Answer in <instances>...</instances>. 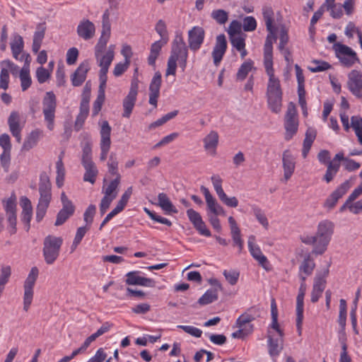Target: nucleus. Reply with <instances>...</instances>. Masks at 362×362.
<instances>
[{
    "mask_svg": "<svg viewBox=\"0 0 362 362\" xmlns=\"http://www.w3.org/2000/svg\"><path fill=\"white\" fill-rule=\"evenodd\" d=\"M188 49L182 36H177L172 45L170 55L168 60L165 75L175 76L176 74L177 62L184 71L187 66Z\"/></svg>",
    "mask_w": 362,
    "mask_h": 362,
    "instance_id": "1",
    "label": "nucleus"
},
{
    "mask_svg": "<svg viewBox=\"0 0 362 362\" xmlns=\"http://www.w3.org/2000/svg\"><path fill=\"white\" fill-rule=\"evenodd\" d=\"M334 223L329 220H324L318 223L315 234L317 244L313 249V254L322 255L327 250L334 233Z\"/></svg>",
    "mask_w": 362,
    "mask_h": 362,
    "instance_id": "2",
    "label": "nucleus"
},
{
    "mask_svg": "<svg viewBox=\"0 0 362 362\" xmlns=\"http://www.w3.org/2000/svg\"><path fill=\"white\" fill-rule=\"evenodd\" d=\"M266 95L269 108L273 112L279 113L281 109L283 93L277 77L269 78Z\"/></svg>",
    "mask_w": 362,
    "mask_h": 362,
    "instance_id": "3",
    "label": "nucleus"
},
{
    "mask_svg": "<svg viewBox=\"0 0 362 362\" xmlns=\"http://www.w3.org/2000/svg\"><path fill=\"white\" fill-rule=\"evenodd\" d=\"M62 243L63 239L61 237L49 235L45 238L42 253L47 264H52L58 258Z\"/></svg>",
    "mask_w": 362,
    "mask_h": 362,
    "instance_id": "4",
    "label": "nucleus"
},
{
    "mask_svg": "<svg viewBox=\"0 0 362 362\" xmlns=\"http://www.w3.org/2000/svg\"><path fill=\"white\" fill-rule=\"evenodd\" d=\"M333 49L340 63L345 67H351L359 61L356 52L347 45L336 42L333 45Z\"/></svg>",
    "mask_w": 362,
    "mask_h": 362,
    "instance_id": "5",
    "label": "nucleus"
},
{
    "mask_svg": "<svg viewBox=\"0 0 362 362\" xmlns=\"http://www.w3.org/2000/svg\"><path fill=\"white\" fill-rule=\"evenodd\" d=\"M39 274V270L36 267L31 268L23 285V310L28 311L33 298V288Z\"/></svg>",
    "mask_w": 362,
    "mask_h": 362,
    "instance_id": "6",
    "label": "nucleus"
},
{
    "mask_svg": "<svg viewBox=\"0 0 362 362\" xmlns=\"http://www.w3.org/2000/svg\"><path fill=\"white\" fill-rule=\"evenodd\" d=\"M42 110L45 119L47 122V128L52 130L54 127V113L57 107V99L52 91L45 93L42 100Z\"/></svg>",
    "mask_w": 362,
    "mask_h": 362,
    "instance_id": "7",
    "label": "nucleus"
},
{
    "mask_svg": "<svg viewBox=\"0 0 362 362\" xmlns=\"http://www.w3.org/2000/svg\"><path fill=\"white\" fill-rule=\"evenodd\" d=\"M284 127L286 129L285 139L289 141L296 134L298 127L297 111L293 103H290L288 105L285 115Z\"/></svg>",
    "mask_w": 362,
    "mask_h": 362,
    "instance_id": "8",
    "label": "nucleus"
},
{
    "mask_svg": "<svg viewBox=\"0 0 362 362\" xmlns=\"http://www.w3.org/2000/svg\"><path fill=\"white\" fill-rule=\"evenodd\" d=\"M100 159L102 161L106 160L107 153L110 148L111 140H110V134H111V127L107 121H104L101 126L100 129Z\"/></svg>",
    "mask_w": 362,
    "mask_h": 362,
    "instance_id": "9",
    "label": "nucleus"
},
{
    "mask_svg": "<svg viewBox=\"0 0 362 362\" xmlns=\"http://www.w3.org/2000/svg\"><path fill=\"white\" fill-rule=\"evenodd\" d=\"M138 89V81L133 80L131 83L130 90L123 100L124 112L122 116L124 117L129 118L130 117L136 100Z\"/></svg>",
    "mask_w": 362,
    "mask_h": 362,
    "instance_id": "10",
    "label": "nucleus"
},
{
    "mask_svg": "<svg viewBox=\"0 0 362 362\" xmlns=\"http://www.w3.org/2000/svg\"><path fill=\"white\" fill-rule=\"evenodd\" d=\"M347 87L354 96L362 98V73L360 71L354 69L348 74Z\"/></svg>",
    "mask_w": 362,
    "mask_h": 362,
    "instance_id": "11",
    "label": "nucleus"
},
{
    "mask_svg": "<svg viewBox=\"0 0 362 362\" xmlns=\"http://www.w3.org/2000/svg\"><path fill=\"white\" fill-rule=\"evenodd\" d=\"M255 241L256 239L254 235L249 236L247 243L249 251L252 257L257 260L265 270L269 271L271 269V266L268 259L266 256L262 254L259 247L255 244Z\"/></svg>",
    "mask_w": 362,
    "mask_h": 362,
    "instance_id": "12",
    "label": "nucleus"
},
{
    "mask_svg": "<svg viewBox=\"0 0 362 362\" xmlns=\"http://www.w3.org/2000/svg\"><path fill=\"white\" fill-rule=\"evenodd\" d=\"M329 274V269H326L323 274H318L314 279V284L311 292V302L316 303L322 296L326 287V277Z\"/></svg>",
    "mask_w": 362,
    "mask_h": 362,
    "instance_id": "13",
    "label": "nucleus"
},
{
    "mask_svg": "<svg viewBox=\"0 0 362 362\" xmlns=\"http://www.w3.org/2000/svg\"><path fill=\"white\" fill-rule=\"evenodd\" d=\"M205 32L203 28L194 26L188 31V43L191 50L196 52L203 44Z\"/></svg>",
    "mask_w": 362,
    "mask_h": 362,
    "instance_id": "14",
    "label": "nucleus"
},
{
    "mask_svg": "<svg viewBox=\"0 0 362 362\" xmlns=\"http://www.w3.org/2000/svg\"><path fill=\"white\" fill-rule=\"evenodd\" d=\"M125 282L127 285H139L145 287L153 288L156 286V281L150 278L141 276V272L132 271L126 274Z\"/></svg>",
    "mask_w": 362,
    "mask_h": 362,
    "instance_id": "15",
    "label": "nucleus"
},
{
    "mask_svg": "<svg viewBox=\"0 0 362 362\" xmlns=\"http://www.w3.org/2000/svg\"><path fill=\"white\" fill-rule=\"evenodd\" d=\"M307 286L305 281H302L300 285L298 294L296 298V327L300 333L301 326L303 320L304 296L306 292Z\"/></svg>",
    "mask_w": 362,
    "mask_h": 362,
    "instance_id": "16",
    "label": "nucleus"
},
{
    "mask_svg": "<svg viewBox=\"0 0 362 362\" xmlns=\"http://www.w3.org/2000/svg\"><path fill=\"white\" fill-rule=\"evenodd\" d=\"M162 83V76L159 71H156L151 79L149 86V100L150 105L154 107H157L158 98L160 95V89Z\"/></svg>",
    "mask_w": 362,
    "mask_h": 362,
    "instance_id": "17",
    "label": "nucleus"
},
{
    "mask_svg": "<svg viewBox=\"0 0 362 362\" xmlns=\"http://www.w3.org/2000/svg\"><path fill=\"white\" fill-rule=\"evenodd\" d=\"M258 309L252 307L242 314L236 320L238 327L249 328L251 327V332L253 330V326L250 322L259 317Z\"/></svg>",
    "mask_w": 362,
    "mask_h": 362,
    "instance_id": "18",
    "label": "nucleus"
},
{
    "mask_svg": "<svg viewBox=\"0 0 362 362\" xmlns=\"http://www.w3.org/2000/svg\"><path fill=\"white\" fill-rule=\"evenodd\" d=\"M227 49V42L224 35H219L216 37V45L212 52L214 63L218 65Z\"/></svg>",
    "mask_w": 362,
    "mask_h": 362,
    "instance_id": "19",
    "label": "nucleus"
},
{
    "mask_svg": "<svg viewBox=\"0 0 362 362\" xmlns=\"http://www.w3.org/2000/svg\"><path fill=\"white\" fill-rule=\"evenodd\" d=\"M350 188V183L349 180H346L341 184L326 199L325 203V206L332 209L333 208L338 200L342 197Z\"/></svg>",
    "mask_w": 362,
    "mask_h": 362,
    "instance_id": "20",
    "label": "nucleus"
},
{
    "mask_svg": "<svg viewBox=\"0 0 362 362\" xmlns=\"http://www.w3.org/2000/svg\"><path fill=\"white\" fill-rule=\"evenodd\" d=\"M90 66L88 61H84L80 64L76 70L71 76V83L74 86H80L86 81L87 73Z\"/></svg>",
    "mask_w": 362,
    "mask_h": 362,
    "instance_id": "21",
    "label": "nucleus"
},
{
    "mask_svg": "<svg viewBox=\"0 0 362 362\" xmlns=\"http://www.w3.org/2000/svg\"><path fill=\"white\" fill-rule=\"evenodd\" d=\"M115 48L114 45L108 47L107 52L105 54L103 52L95 53V57L98 66L100 69H109V67L115 57Z\"/></svg>",
    "mask_w": 362,
    "mask_h": 362,
    "instance_id": "22",
    "label": "nucleus"
},
{
    "mask_svg": "<svg viewBox=\"0 0 362 362\" xmlns=\"http://www.w3.org/2000/svg\"><path fill=\"white\" fill-rule=\"evenodd\" d=\"M95 32V25L88 19L82 20L77 26L78 35L85 40L91 39L94 36Z\"/></svg>",
    "mask_w": 362,
    "mask_h": 362,
    "instance_id": "23",
    "label": "nucleus"
},
{
    "mask_svg": "<svg viewBox=\"0 0 362 362\" xmlns=\"http://www.w3.org/2000/svg\"><path fill=\"white\" fill-rule=\"evenodd\" d=\"M315 264L310 254L305 256L303 261L299 267L298 276L302 281H305L306 278L313 274Z\"/></svg>",
    "mask_w": 362,
    "mask_h": 362,
    "instance_id": "24",
    "label": "nucleus"
},
{
    "mask_svg": "<svg viewBox=\"0 0 362 362\" xmlns=\"http://www.w3.org/2000/svg\"><path fill=\"white\" fill-rule=\"evenodd\" d=\"M10 45L13 58L16 60L23 61L24 54L20 56L24 49V41L22 36L16 33H13Z\"/></svg>",
    "mask_w": 362,
    "mask_h": 362,
    "instance_id": "25",
    "label": "nucleus"
},
{
    "mask_svg": "<svg viewBox=\"0 0 362 362\" xmlns=\"http://www.w3.org/2000/svg\"><path fill=\"white\" fill-rule=\"evenodd\" d=\"M268 347L269 354L272 358L279 356L283 349V337L278 336L275 337L272 334V332L269 331Z\"/></svg>",
    "mask_w": 362,
    "mask_h": 362,
    "instance_id": "26",
    "label": "nucleus"
},
{
    "mask_svg": "<svg viewBox=\"0 0 362 362\" xmlns=\"http://www.w3.org/2000/svg\"><path fill=\"white\" fill-rule=\"evenodd\" d=\"M284 177L286 181L289 180L295 170V160L289 151L286 150L283 153Z\"/></svg>",
    "mask_w": 362,
    "mask_h": 362,
    "instance_id": "27",
    "label": "nucleus"
},
{
    "mask_svg": "<svg viewBox=\"0 0 362 362\" xmlns=\"http://www.w3.org/2000/svg\"><path fill=\"white\" fill-rule=\"evenodd\" d=\"M52 199V194L40 195L38 204L36 209V220L40 222L46 214L47 209Z\"/></svg>",
    "mask_w": 362,
    "mask_h": 362,
    "instance_id": "28",
    "label": "nucleus"
},
{
    "mask_svg": "<svg viewBox=\"0 0 362 362\" xmlns=\"http://www.w3.org/2000/svg\"><path fill=\"white\" fill-rule=\"evenodd\" d=\"M42 134V132L40 129H37L32 131L25 138L22 146V151H28L35 147L37 144Z\"/></svg>",
    "mask_w": 362,
    "mask_h": 362,
    "instance_id": "29",
    "label": "nucleus"
},
{
    "mask_svg": "<svg viewBox=\"0 0 362 362\" xmlns=\"http://www.w3.org/2000/svg\"><path fill=\"white\" fill-rule=\"evenodd\" d=\"M335 161L339 163L343 161V166L344 169L349 172H352L358 170L361 165L359 163L353 159L344 157L343 152H339L334 156Z\"/></svg>",
    "mask_w": 362,
    "mask_h": 362,
    "instance_id": "30",
    "label": "nucleus"
},
{
    "mask_svg": "<svg viewBox=\"0 0 362 362\" xmlns=\"http://www.w3.org/2000/svg\"><path fill=\"white\" fill-rule=\"evenodd\" d=\"M317 132L313 128H308L305 132V137L303 141L302 156L305 158L307 157L308 152L315 139Z\"/></svg>",
    "mask_w": 362,
    "mask_h": 362,
    "instance_id": "31",
    "label": "nucleus"
},
{
    "mask_svg": "<svg viewBox=\"0 0 362 362\" xmlns=\"http://www.w3.org/2000/svg\"><path fill=\"white\" fill-rule=\"evenodd\" d=\"M86 172L83 175V180L94 184L98 173L97 167L93 162L82 163Z\"/></svg>",
    "mask_w": 362,
    "mask_h": 362,
    "instance_id": "32",
    "label": "nucleus"
},
{
    "mask_svg": "<svg viewBox=\"0 0 362 362\" xmlns=\"http://www.w3.org/2000/svg\"><path fill=\"white\" fill-rule=\"evenodd\" d=\"M204 147L206 151H215L218 143V134L215 131H211L203 139Z\"/></svg>",
    "mask_w": 362,
    "mask_h": 362,
    "instance_id": "33",
    "label": "nucleus"
},
{
    "mask_svg": "<svg viewBox=\"0 0 362 362\" xmlns=\"http://www.w3.org/2000/svg\"><path fill=\"white\" fill-rule=\"evenodd\" d=\"M340 168V163L335 161V158L334 157L332 163H329L327 165V170L325 172V175L323 176L322 180L325 181L327 183H329L333 180L334 177L336 176L337 173L339 172Z\"/></svg>",
    "mask_w": 362,
    "mask_h": 362,
    "instance_id": "34",
    "label": "nucleus"
},
{
    "mask_svg": "<svg viewBox=\"0 0 362 362\" xmlns=\"http://www.w3.org/2000/svg\"><path fill=\"white\" fill-rule=\"evenodd\" d=\"M74 211L75 206H62L57 214L54 225L59 226L64 224L74 214Z\"/></svg>",
    "mask_w": 362,
    "mask_h": 362,
    "instance_id": "35",
    "label": "nucleus"
},
{
    "mask_svg": "<svg viewBox=\"0 0 362 362\" xmlns=\"http://www.w3.org/2000/svg\"><path fill=\"white\" fill-rule=\"evenodd\" d=\"M347 307L346 301L341 299L339 301V311L338 317V323L340 326V332L344 334L346 325Z\"/></svg>",
    "mask_w": 362,
    "mask_h": 362,
    "instance_id": "36",
    "label": "nucleus"
},
{
    "mask_svg": "<svg viewBox=\"0 0 362 362\" xmlns=\"http://www.w3.org/2000/svg\"><path fill=\"white\" fill-rule=\"evenodd\" d=\"M52 185L49 177L45 172H42L40 175L39 193L40 195L52 194Z\"/></svg>",
    "mask_w": 362,
    "mask_h": 362,
    "instance_id": "37",
    "label": "nucleus"
},
{
    "mask_svg": "<svg viewBox=\"0 0 362 362\" xmlns=\"http://www.w3.org/2000/svg\"><path fill=\"white\" fill-rule=\"evenodd\" d=\"M158 200L159 206L165 211L168 213H177V210L173 206L166 194L159 193L158 195Z\"/></svg>",
    "mask_w": 362,
    "mask_h": 362,
    "instance_id": "38",
    "label": "nucleus"
},
{
    "mask_svg": "<svg viewBox=\"0 0 362 362\" xmlns=\"http://www.w3.org/2000/svg\"><path fill=\"white\" fill-rule=\"evenodd\" d=\"M89 112V105L86 103H81L80 104V112L78 115L74 128L76 131H78L83 126L88 115Z\"/></svg>",
    "mask_w": 362,
    "mask_h": 362,
    "instance_id": "39",
    "label": "nucleus"
},
{
    "mask_svg": "<svg viewBox=\"0 0 362 362\" xmlns=\"http://www.w3.org/2000/svg\"><path fill=\"white\" fill-rule=\"evenodd\" d=\"M163 46V43L160 40H158L151 45L150 54L148 57L149 65L155 66L156 61L160 54Z\"/></svg>",
    "mask_w": 362,
    "mask_h": 362,
    "instance_id": "40",
    "label": "nucleus"
},
{
    "mask_svg": "<svg viewBox=\"0 0 362 362\" xmlns=\"http://www.w3.org/2000/svg\"><path fill=\"white\" fill-rule=\"evenodd\" d=\"M120 183L119 177L112 180L106 187H103V192L104 196L115 199L117 196V188Z\"/></svg>",
    "mask_w": 362,
    "mask_h": 362,
    "instance_id": "41",
    "label": "nucleus"
},
{
    "mask_svg": "<svg viewBox=\"0 0 362 362\" xmlns=\"http://www.w3.org/2000/svg\"><path fill=\"white\" fill-rule=\"evenodd\" d=\"M351 127L358 138V143L362 145V117L358 115L352 116Z\"/></svg>",
    "mask_w": 362,
    "mask_h": 362,
    "instance_id": "42",
    "label": "nucleus"
},
{
    "mask_svg": "<svg viewBox=\"0 0 362 362\" xmlns=\"http://www.w3.org/2000/svg\"><path fill=\"white\" fill-rule=\"evenodd\" d=\"M253 62L250 59H248L243 63L237 72V80L243 81L247 77L248 73L253 68Z\"/></svg>",
    "mask_w": 362,
    "mask_h": 362,
    "instance_id": "43",
    "label": "nucleus"
},
{
    "mask_svg": "<svg viewBox=\"0 0 362 362\" xmlns=\"http://www.w3.org/2000/svg\"><path fill=\"white\" fill-rule=\"evenodd\" d=\"M20 79L21 82V88L23 91L26 90L31 85L32 80L30 76V70L28 66H23L20 71Z\"/></svg>",
    "mask_w": 362,
    "mask_h": 362,
    "instance_id": "44",
    "label": "nucleus"
},
{
    "mask_svg": "<svg viewBox=\"0 0 362 362\" xmlns=\"http://www.w3.org/2000/svg\"><path fill=\"white\" fill-rule=\"evenodd\" d=\"M57 169V177H56V185L58 187H62L64 185V177H65V168L64 166L63 160L58 159L56 163Z\"/></svg>",
    "mask_w": 362,
    "mask_h": 362,
    "instance_id": "45",
    "label": "nucleus"
},
{
    "mask_svg": "<svg viewBox=\"0 0 362 362\" xmlns=\"http://www.w3.org/2000/svg\"><path fill=\"white\" fill-rule=\"evenodd\" d=\"M20 116L17 112H12L8 119V124L11 133L16 131H21L22 128L20 127Z\"/></svg>",
    "mask_w": 362,
    "mask_h": 362,
    "instance_id": "46",
    "label": "nucleus"
},
{
    "mask_svg": "<svg viewBox=\"0 0 362 362\" xmlns=\"http://www.w3.org/2000/svg\"><path fill=\"white\" fill-rule=\"evenodd\" d=\"M108 173L115 177H119L121 180V175L118 172V161L114 153H111L107 162Z\"/></svg>",
    "mask_w": 362,
    "mask_h": 362,
    "instance_id": "47",
    "label": "nucleus"
},
{
    "mask_svg": "<svg viewBox=\"0 0 362 362\" xmlns=\"http://www.w3.org/2000/svg\"><path fill=\"white\" fill-rule=\"evenodd\" d=\"M218 294L216 290L209 289L199 299L198 303L200 305H208L216 300Z\"/></svg>",
    "mask_w": 362,
    "mask_h": 362,
    "instance_id": "48",
    "label": "nucleus"
},
{
    "mask_svg": "<svg viewBox=\"0 0 362 362\" xmlns=\"http://www.w3.org/2000/svg\"><path fill=\"white\" fill-rule=\"evenodd\" d=\"M311 63L313 66H309L308 69L313 73L324 71L332 68L331 64L325 61L313 60Z\"/></svg>",
    "mask_w": 362,
    "mask_h": 362,
    "instance_id": "49",
    "label": "nucleus"
},
{
    "mask_svg": "<svg viewBox=\"0 0 362 362\" xmlns=\"http://www.w3.org/2000/svg\"><path fill=\"white\" fill-rule=\"evenodd\" d=\"M211 17L220 25L225 24L228 19V13L223 9L214 10L211 13Z\"/></svg>",
    "mask_w": 362,
    "mask_h": 362,
    "instance_id": "50",
    "label": "nucleus"
},
{
    "mask_svg": "<svg viewBox=\"0 0 362 362\" xmlns=\"http://www.w3.org/2000/svg\"><path fill=\"white\" fill-rule=\"evenodd\" d=\"M263 18L265 21L267 30H270L273 26L274 11L271 7L264 6L262 8Z\"/></svg>",
    "mask_w": 362,
    "mask_h": 362,
    "instance_id": "51",
    "label": "nucleus"
},
{
    "mask_svg": "<svg viewBox=\"0 0 362 362\" xmlns=\"http://www.w3.org/2000/svg\"><path fill=\"white\" fill-rule=\"evenodd\" d=\"M252 209L253 214L259 223L262 225L264 228L267 229L269 228V222L262 210L257 206H253Z\"/></svg>",
    "mask_w": 362,
    "mask_h": 362,
    "instance_id": "52",
    "label": "nucleus"
},
{
    "mask_svg": "<svg viewBox=\"0 0 362 362\" xmlns=\"http://www.w3.org/2000/svg\"><path fill=\"white\" fill-rule=\"evenodd\" d=\"M230 41L233 47L237 50L243 49V47H245V39L243 34L230 37Z\"/></svg>",
    "mask_w": 362,
    "mask_h": 362,
    "instance_id": "53",
    "label": "nucleus"
},
{
    "mask_svg": "<svg viewBox=\"0 0 362 362\" xmlns=\"http://www.w3.org/2000/svg\"><path fill=\"white\" fill-rule=\"evenodd\" d=\"M110 37V35L101 33L98 42L95 47V53L103 52Z\"/></svg>",
    "mask_w": 362,
    "mask_h": 362,
    "instance_id": "54",
    "label": "nucleus"
},
{
    "mask_svg": "<svg viewBox=\"0 0 362 362\" xmlns=\"http://www.w3.org/2000/svg\"><path fill=\"white\" fill-rule=\"evenodd\" d=\"M11 274V269L9 266H4L1 269L0 274V287L3 289L4 286L8 282L9 277Z\"/></svg>",
    "mask_w": 362,
    "mask_h": 362,
    "instance_id": "55",
    "label": "nucleus"
},
{
    "mask_svg": "<svg viewBox=\"0 0 362 362\" xmlns=\"http://www.w3.org/2000/svg\"><path fill=\"white\" fill-rule=\"evenodd\" d=\"M105 92L99 91L98 95L93 103V115H96L100 111L102 105L105 101Z\"/></svg>",
    "mask_w": 362,
    "mask_h": 362,
    "instance_id": "56",
    "label": "nucleus"
},
{
    "mask_svg": "<svg viewBox=\"0 0 362 362\" xmlns=\"http://www.w3.org/2000/svg\"><path fill=\"white\" fill-rule=\"evenodd\" d=\"M241 23L239 21L236 20L232 21L228 28V33L229 35V37L235 36L236 35H243V33H241Z\"/></svg>",
    "mask_w": 362,
    "mask_h": 362,
    "instance_id": "57",
    "label": "nucleus"
},
{
    "mask_svg": "<svg viewBox=\"0 0 362 362\" xmlns=\"http://www.w3.org/2000/svg\"><path fill=\"white\" fill-rule=\"evenodd\" d=\"M257 28V22L254 17L247 16L243 19V28L246 32L253 31Z\"/></svg>",
    "mask_w": 362,
    "mask_h": 362,
    "instance_id": "58",
    "label": "nucleus"
},
{
    "mask_svg": "<svg viewBox=\"0 0 362 362\" xmlns=\"http://www.w3.org/2000/svg\"><path fill=\"white\" fill-rule=\"evenodd\" d=\"M223 274L230 285L237 284L240 275L239 272L235 270H224Z\"/></svg>",
    "mask_w": 362,
    "mask_h": 362,
    "instance_id": "59",
    "label": "nucleus"
},
{
    "mask_svg": "<svg viewBox=\"0 0 362 362\" xmlns=\"http://www.w3.org/2000/svg\"><path fill=\"white\" fill-rule=\"evenodd\" d=\"M211 180L218 197H221V195L223 194V193H224V191L222 187V179L220 177L219 175H214L211 177Z\"/></svg>",
    "mask_w": 362,
    "mask_h": 362,
    "instance_id": "60",
    "label": "nucleus"
},
{
    "mask_svg": "<svg viewBox=\"0 0 362 362\" xmlns=\"http://www.w3.org/2000/svg\"><path fill=\"white\" fill-rule=\"evenodd\" d=\"M187 215L194 227H195L202 221H203L201 215L197 211L192 209H189L187 211Z\"/></svg>",
    "mask_w": 362,
    "mask_h": 362,
    "instance_id": "61",
    "label": "nucleus"
},
{
    "mask_svg": "<svg viewBox=\"0 0 362 362\" xmlns=\"http://www.w3.org/2000/svg\"><path fill=\"white\" fill-rule=\"evenodd\" d=\"M219 199L228 207H237L238 205V200L235 197H228L224 192L221 197H218Z\"/></svg>",
    "mask_w": 362,
    "mask_h": 362,
    "instance_id": "62",
    "label": "nucleus"
},
{
    "mask_svg": "<svg viewBox=\"0 0 362 362\" xmlns=\"http://www.w3.org/2000/svg\"><path fill=\"white\" fill-rule=\"evenodd\" d=\"M9 74L7 69L2 67L0 74V88L6 90L8 87Z\"/></svg>",
    "mask_w": 362,
    "mask_h": 362,
    "instance_id": "63",
    "label": "nucleus"
},
{
    "mask_svg": "<svg viewBox=\"0 0 362 362\" xmlns=\"http://www.w3.org/2000/svg\"><path fill=\"white\" fill-rule=\"evenodd\" d=\"M36 76L38 82L43 83L50 77V73L47 69L40 66L36 71Z\"/></svg>",
    "mask_w": 362,
    "mask_h": 362,
    "instance_id": "64",
    "label": "nucleus"
}]
</instances>
